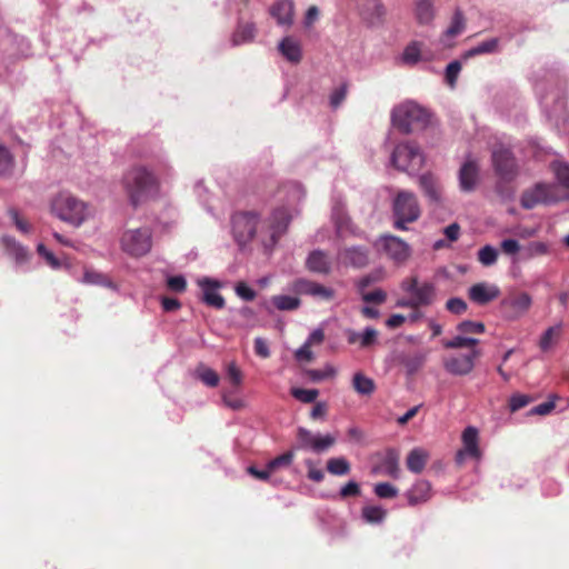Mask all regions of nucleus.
I'll return each instance as SVG.
<instances>
[{"mask_svg": "<svg viewBox=\"0 0 569 569\" xmlns=\"http://www.w3.org/2000/svg\"><path fill=\"white\" fill-rule=\"evenodd\" d=\"M293 460V452L287 451L268 462L269 470L274 472L280 467H288Z\"/></svg>", "mask_w": 569, "mask_h": 569, "instance_id": "nucleus-53", "label": "nucleus"}, {"mask_svg": "<svg viewBox=\"0 0 569 569\" xmlns=\"http://www.w3.org/2000/svg\"><path fill=\"white\" fill-rule=\"evenodd\" d=\"M227 378L234 387H239L242 383L243 373L234 361L228 363L227 366Z\"/></svg>", "mask_w": 569, "mask_h": 569, "instance_id": "nucleus-50", "label": "nucleus"}, {"mask_svg": "<svg viewBox=\"0 0 569 569\" xmlns=\"http://www.w3.org/2000/svg\"><path fill=\"white\" fill-rule=\"evenodd\" d=\"M429 119V111L413 101L402 102L391 111L392 126L403 134L426 128Z\"/></svg>", "mask_w": 569, "mask_h": 569, "instance_id": "nucleus-2", "label": "nucleus"}, {"mask_svg": "<svg viewBox=\"0 0 569 569\" xmlns=\"http://www.w3.org/2000/svg\"><path fill=\"white\" fill-rule=\"evenodd\" d=\"M469 298L478 305H487L500 296V289L496 284L478 282L469 288Z\"/></svg>", "mask_w": 569, "mask_h": 569, "instance_id": "nucleus-18", "label": "nucleus"}, {"mask_svg": "<svg viewBox=\"0 0 569 569\" xmlns=\"http://www.w3.org/2000/svg\"><path fill=\"white\" fill-rule=\"evenodd\" d=\"M196 377L206 386L210 388H214L219 385L220 377L219 375L211 368L207 367L203 363H199L196 368Z\"/></svg>", "mask_w": 569, "mask_h": 569, "instance_id": "nucleus-33", "label": "nucleus"}, {"mask_svg": "<svg viewBox=\"0 0 569 569\" xmlns=\"http://www.w3.org/2000/svg\"><path fill=\"white\" fill-rule=\"evenodd\" d=\"M531 303V297L527 292H519L503 299L501 305L508 318L517 319L529 310Z\"/></svg>", "mask_w": 569, "mask_h": 569, "instance_id": "nucleus-15", "label": "nucleus"}, {"mask_svg": "<svg viewBox=\"0 0 569 569\" xmlns=\"http://www.w3.org/2000/svg\"><path fill=\"white\" fill-rule=\"evenodd\" d=\"M379 242L383 252L396 263H403L411 256L410 246L397 236L383 234Z\"/></svg>", "mask_w": 569, "mask_h": 569, "instance_id": "nucleus-12", "label": "nucleus"}, {"mask_svg": "<svg viewBox=\"0 0 569 569\" xmlns=\"http://www.w3.org/2000/svg\"><path fill=\"white\" fill-rule=\"evenodd\" d=\"M132 206L144 202L158 191L157 180H130L127 186Z\"/></svg>", "mask_w": 569, "mask_h": 569, "instance_id": "nucleus-14", "label": "nucleus"}, {"mask_svg": "<svg viewBox=\"0 0 569 569\" xmlns=\"http://www.w3.org/2000/svg\"><path fill=\"white\" fill-rule=\"evenodd\" d=\"M307 268L312 272L327 274L330 272L331 263L323 251L315 250L307 259Z\"/></svg>", "mask_w": 569, "mask_h": 569, "instance_id": "nucleus-24", "label": "nucleus"}, {"mask_svg": "<svg viewBox=\"0 0 569 569\" xmlns=\"http://www.w3.org/2000/svg\"><path fill=\"white\" fill-rule=\"evenodd\" d=\"M513 180H498L496 183V193L502 201H509L515 198L516 187Z\"/></svg>", "mask_w": 569, "mask_h": 569, "instance_id": "nucleus-38", "label": "nucleus"}, {"mask_svg": "<svg viewBox=\"0 0 569 569\" xmlns=\"http://www.w3.org/2000/svg\"><path fill=\"white\" fill-rule=\"evenodd\" d=\"M461 70V63L458 60L451 61L446 68V80L449 86L456 84L458 74Z\"/></svg>", "mask_w": 569, "mask_h": 569, "instance_id": "nucleus-56", "label": "nucleus"}, {"mask_svg": "<svg viewBox=\"0 0 569 569\" xmlns=\"http://www.w3.org/2000/svg\"><path fill=\"white\" fill-rule=\"evenodd\" d=\"M569 199V180H555L552 182H538L532 189L526 190L521 196V206L532 209L538 204H551Z\"/></svg>", "mask_w": 569, "mask_h": 569, "instance_id": "nucleus-1", "label": "nucleus"}, {"mask_svg": "<svg viewBox=\"0 0 569 569\" xmlns=\"http://www.w3.org/2000/svg\"><path fill=\"white\" fill-rule=\"evenodd\" d=\"M327 470L335 476H345L350 471V463L346 458H331L327 461Z\"/></svg>", "mask_w": 569, "mask_h": 569, "instance_id": "nucleus-39", "label": "nucleus"}, {"mask_svg": "<svg viewBox=\"0 0 569 569\" xmlns=\"http://www.w3.org/2000/svg\"><path fill=\"white\" fill-rule=\"evenodd\" d=\"M352 388L358 395L369 397L376 391V383L371 378L359 371L352 377Z\"/></svg>", "mask_w": 569, "mask_h": 569, "instance_id": "nucleus-27", "label": "nucleus"}, {"mask_svg": "<svg viewBox=\"0 0 569 569\" xmlns=\"http://www.w3.org/2000/svg\"><path fill=\"white\" fill-rule=\"evenodd\" d=\"M387 511L378 506H366L362 508V517L367 522L380 523L386 518Z\"/></svg>", "mask_w": 569, "mask_h": 569, "instance_id": "nucleus-42", "label": "nucleus"}, {"mask_svg": "<svg viewBox=\"0 0 569 569\" xmlns=\"http://www.w3.org/2000/svg\"><path fill=\"white\" fill-rule=\"evenodd\" d=\"M416 19L420 24H429L435 18L432 0H416Z\"/></svg>", "mask_w": 569, "mask_h": 569, "instance_id": "nucleus-29", "label": "nucleus"}, {"mask_svg": "<svg viewBox=\"0 0 569 569\" xmlns=\"http://www.w3.org/2000/svg\"><path fill=\"white\" fill-rule=\"evenodd\" d=\"M420 186L430 202L439 203L441 201V189L437 180H420Z\"/></svg>", "mask_w": 569, "mask_h": 569, "instance_id": "nucleus-37", "label": "nucleus"}, {"mask_svg": "<svg viewBox=\"0 0 569 569\" xmlns=\"http://www.w3.org/2000/svg\"><path fill=\"white\" fill-rule=\"evenodd\" d=\"M406 497L410 506L427 502L431 498V485L427 480H418L407 492Z\"/></svg>", "mask_w": 569, "mask_h": 569, "instance_id": "nucleus-21", "label": "nucleus"}, {"mask_svg": "<svg viewBox=\"0 0 569 569\" xmlns=\"http://www.w3.org/2000/svg\"><path fill=\"white\" fill-rule=\"evenodd\" d=\"M348 92V84L345 82L336 88L330 96V104L332 108H338L346 99Z\"/></svg>", "mask_w": 569, "mask_h": 569, "instance_id": "nucleus-55", "label": "nucleus"}, {"mask_svg": "<svg viewBox=\"0 0 569 569\" xmlns=\"http://www.w3.org/2000/svg\"><path fill=\"white\" fill-rule=\"evenodd\" d=\"M14 159L10 150L0 143V174H11Z\"/></svg>", "mask_w": 569, "mask_h": 569, "instance_id": "nucleus-43", "label": "nucleus"}, {"mask_svg": "<svg viewBox=\"0 0 569 569\" xmlns=\"http://www.w3.org/2000/svg\"><path fill=\"white\" fill-rule=\"evenodd\" d=\"M339 260L353 268H363L369 263V250L366 247L345 248L338 253Z\"/></svg>", "mask_w": 569, "mask_h": 569, "instance_id": "nucleus-17", "label": "nucleus"}, {"mask_svg": "<svg viewBox=\"0 0 569 569\" xmlns=\"http://www.w3.org/2000/svg\"><path fill=\"white\" fill-rule=\"evenodd\" d=\"M446 308L455 315H462L467 310V303L460 298H451L447 301Z\"/></svg>", "mask_w": 569, "mask_h": 569, "instance_id": "nucleus-58", "label": "nucleus"}, {"mask_svg": "<svg viewBox=\"0 0 569 569\" xmlns=\"http://www.w3.org/2000/svg\"><path fill=\"white\" fill-rule=\"evenodd\" d=\"M167 286L174 292H183L187 288V281L182 276H173L168 278Z\"/></svg>", "mask_w": 569, "mask_h": 569, "instance_id": "nucleus-61", "label": "nucleus"}, {"mask_svg": "<svg viewBox=\"0 0 569 569\" xmlns=\"http://www.w3.org/2000/svg\"><path fill=\"white\" fill-rule=\"evenodd\" d=\"M8 213L10 216V218L12 219V221L14 222L18 230H20L23 233H28L30 231L29 223L26 220H23L22 218H20L17 209L11 208V209H9Z\"/></svg>", "mask_w": 569, "mask_h": 569, "instance_id": "nucleus-64", "label": "nucleus"}, {"mask_svg": "<svg viewBox=\"0 0 569 569\" xmlns=\"http://www.w3.org/2000/svg\"><path fill=\"white\" fill-rule=\"evenodd\" d=\"M52 213L62 221L71 220V196L68 192L61 193L52 200Z\"/></svg>", "mask_w": 569, "mask_h": 569, "instance_id": "nucleus-23", "label": "nucleus"}, {"mask_svg": "<svg viewBox=\"0 0 569 569\" xmlns=\"http://www.w3.org/2000/svg\"><path fill=\"white\" fill-rule=\"evenodd\" d=\"M425 161L423 154L419 146L411 141H405L398 143L390 157L391 164L402 173L409 176L416 174V172L422 167Z\"/></svg>", "mask_w": 569, "mask_h": 569, "instance_id": "nucleus-4", "label": "nucleus"}, {"mask_svg": "<svg viewBox=\"0 0 569 569\" xmlns=\"http://www.w3.org/2000/svg\"><path fill=\"white\" fill-rule=\"evenodd\" d=\"M375 493L382 499L395 498L398 489L389 482H379L375 486Z\"/></svg>", "mask_w": 569, "mask_h": 569, "instance_id": "nucleus-49", "label": "nucleus"}, {"mask_svg": "<svg viewBox=\"0 0 569 569\" xmlns=\"http://www.w3.org/2000/svg\"><path fill=\"white\" fill-rule=\"evenodd\" d=\"M420 216L421 209L417 197L411 192H399L392 203L393 227L406 231L407 224L417 221Z\"/></svg>", "mask_w": 569, "mask_h": 569, "instance_id": "nucleus-5", "label": "nucleus"}, {"mask_svg": "<svg viewBox=\"0 0 569 569\" xmlns=\"http://www.w3.org/2000/svg\"><path fill=\"white\" fill-rule=\"evenodd\" d=\"M555 178H569V164L559 160H555L550 164Z\"/></svg>", "mask_w": 569, "mask_h": 569, "instance_id": "nucleus-60", "label": "nucleus"}, {"mask_svg": "<svg viewBox=\"0 0 569 569\" xmlns=\"http://www.w3.org/2000/svg\"><path fill=\"white\" fill-rule=\"evenodd\" d=\"M406 63L416 64L420 60V46L418 42H411L406 47L402 53Z\"/></svg>", "mask_w": 569, "mask_h": 569, "instance_id": "nucleus-48", "label": "nucleus"}, {"mask_svg": "<svg viewBox=\"0 0 569 569\" xmlns=\"http://www.w3.org/2000/svg\"><path fill=\"white\" fill-rule=\"evenodd\" d=\"M558 333H559L558 328H555V327L548 328L540 338V342H539L540 348L543 351L548 350L552 343L555 336H557Z\"/></svg>", "mask_w": 569, "mask_h": 569, "instance_id": "nucleus-62", "label": "nucleus"}, {"mask_svg": "<svg viewBox=\"0 0 569 569\" xmlns=\"http://www.w3.org/2000/svg\"><path fill=\"white\" fill-rule=\"evenodd\" d=\"M291 290L297 295L311 296L325 301H330L335 298L333 289L303 278L295 280Z\"/></svg>", "mask_w": 569, "mask_h": 569, "instance_id": "nucleus-13", "label": "nucleus"}, {"mask_svg": "<svg viewBox=\"0 0 569 569\" xmlns=\"http://www.w3.org/2000/svg\"><path fill=\"white\" fill-rule=\"evenodd\" d=\"M378 337V331L373 328H366L363 333L360 335V346L361 348H368L372 346Z\"/></svg>", "mask_w": 569, "mask_h": 569, "instance_id": "nucleus-59", "label": "nucleus"}, {"mask_svg": "<svg viewBox=\"0 0 569 569\" xmlns=\"http://www.w3.org/2000/svg\"><path fill=\"white\" fill-rule=\"evenodd\" d=\"M493 168L501 178L518 173V161L510 148L495 146L491 153Z\"/></svg>", "mask_w": 569, "mask_h": 569, "instance_id": "nucleus-10", "label": "nucleus"}, {"mask_svg": "<svg viewBox=\"0 0 569 569\" xmlns=\"http://www.w3.org/2000/svg\"><path fill=\"white\" fill-rule=\"evenodd\" d=\"M291 395L303 403H311L318 398L319 391L317 389L292 388Z\"/></svg>", "mask_w": 569, "mask_h": 569, "instance_id": "nucleus-46", "label": "nucleus"}, {"mask_svg": "<svg viewBox=\"0 0 569 569\" xmlns=\"http://www.w3.org/2000/svg\"><path fill=\"white\" fill-rule=\"evenodd\" d=\"M555 102L552 107H549V98L545 97L541 100V104L543 106L547 117L555 121L556 124H558L559 121H566L567 120V104H566V98L565 96L558 94L555 97Z\"/></svg>", "mask_w": 569, "mask_h": 569, "instance_id": "nucleus-20", "label": "nucleus"}, {"mask_svg": "<svg viewBox=\"0 0 569 569\" xmlns=\"http://www.w3.org/2000/svg\"><path fill=\"white\" fill-rule=\"evenodd\" d=\"M73 226H80L84 220L92 216V210L82 201L73 199Z\"/></svg>", "mask_w": 569, "mask_h": 569, "instance_id": "nucleus-40", "label": "nucleus"}, {"mask_svg": "<svg viewBox=\"0 0 569 569\" xmlns=\"http://www.w3.org/2000/svg\"><path fill=\"white\" fill-rule=\"evenodd\" d=\"M3 243L7 250V253L12 257L17 263H24L28 261L30 253L29 251L22 247L19 242H17L12 238H4Z\"/></svg>", "mask_w": 569, "mask_h": 569, "instance_id": "nucleus-31", "label": "nucleus"}, {"mask_svg": "<svg viewBox=\"0 0 569 569\" xmlns=\"http://www.w3.org/2000/svg\"><path fill=\"white\" fill-rule=\"evenodd\" d=\"M270 14L281 26H291L293 22V2L291 0H279L271 9Z\"/></svg>", "mask_w": 569, "mask_h": 569, "instance_id": "nucleus-22", "label": "nucleus"}, {"mask_svg": "<svg viewBox=\"0 0 569 569\" xmlns=\"http://www.w3.org/2000/svg\"><path fill=\"white\" fill-rule=\"evenodd\" d=\"M498 259V251L497 249H495L493 247L487 244L485 247H482L479 252H478V260L483 264V266H492L496 263Z\"/></svg>", "mask_w": 569, "mask_h": 569, "instance_id": "nucleus-47", "label": "nucleus"}, {"mask_svg": "<svg viewBox=\"0 0 569 569\" xmlns=\"http://www.w3.org/2000/svg\"><path fill=\"white\" fill-rule=\"evenodd\" d=\"M480 357L478 349H471L466 355H451L442 360L443 368L453 376H467L475 368V361Z\"/></svg>", "mask_w": 569, "mask_h": 569, "instance_id": "nucleus-11", "label": "nucleus"}, {"mask_svg": "<svg viewBox=\"0 0 569 569\" xmlns=\"http://www.w3.org/2000/svg\"><path fill=\"white\" fill-rule=\"evenodd\" d=\"M462 442L466 452L478 459L480 457V449L478 446V430L475 427H467L462 432Z\"/></svg>", "mask_w": 569, "mask_h": 569, "instance_id": "nucleus-28", "label": "nucleus"}, {"mask_svg": "<svg viewBox=\"0 0 569 569\" xmlns=\"http://www.w3.org/2000/svg\"><path fill=\"white\" fill-rule=\"evenodd\" d=\"M362 14L370 23H376L385 14L383 4L380 0H367L362 9Z\"/></svg>", "mask_w": 569, "mask_h": 569, "instance_id": "nucleus-32", "label": "nucleus"}, {"mask_svg": "<svg viewBox=\"0 0 569 569\" xmlns=\"http://www.w3.org/2000/svg\"><path fill=\"white\" fill-rule=\"evenodd\" d=\"M383 467L388 476L392 478H398L400 469L397 453H395L393 451L388 452L387 457L383 460Z\"/></svg>", "mask_w": 569, "mask_h": 569, "instance_id": "nucleus-45", "label": "nucleus"}, {"mask_svg": "<svg viewBox=\"0 0 569 569\" xmlns=\"http://www.w3.org/2000/svg\"><path fill=\"white\" fill-rule=\"evenodd\" d=\"M360 293L362 300L368 303L381 305L387 299V293L382 289H376L369 292L360 290Z\"/></svg>", "mask_w": 569, "mask_h": 569, "instance_id": "nucleus-51", "label": "nucleus"}, {"mask_svg": "<svg viewBox=\"0 0 569 569\" xmlns=\"http://www.w3.org/2000/svg\"><path fill=\"white\" fill-rule=\"evenodd\" d=\"M234 291L238 297L244 301H252L257 297V292L250 288L244 281H239L234 286Z\"/></svg>", "mask_w": 569, "mask_h": 569, "instance_id": "nucleus-54", "label": "nucleus"}, {"mask_svg": "<svg viewBox=\"0 0 569 569\" xmlns=\"http://www.w3.org/2000/svg\"><path fill=\"white\" fill-rule=\"evenodd\" d=\"M257 33L256 24L252 22H239L237 29L231 37L232 46L237 47L242 43L251 42Z\"/></svg>", "mask_w": 569, "mask_h": 569, "instance_id": "nucleus-26", "label": "nucleus"}, {"mask_svg": "<svg viewBox=\"0 0 569 569\" xmlns=\"http://www.w3.org/2000/svg\"><path fill=\"white\" fill-rule=\"evenodd\" d=\"M233 238L240 247L249 243L256 236L259 216L254 211H239L231 218Z\"/></svg>", "mask_w": 569, "mask_h": 569, "instance_id": "nucleus-6", "label": "nucleus"}, {"mask_svg": "<svg viewBox=\"0 0 569 569\" xmlns=\"http://www.w3.org/2000/svg\"><path fill=\"white\" fill-rule=\"evenodd\" d=\"M272 305L281 311H291L300 307V299L297 297H290L284 295L273 296L271 298Z\"/></svg>", "mask_w": 569, "mask_h": 569, "instance_id": "nucleus-34", "label": "nucleus"}, {"mask_svg": "<svg viewBox=\"0 0 569 569\" xmlns=\"http://www.w3.org/2000/svg\"><path fill=\"white\" fill-rule=\"evenodd\" d=\"M202 289V301L216 309H223L226 306L224 298L217 292V289L221 287L218 280L210 278H202L198 281Z\"/></svg>", "mask_w": 569, "mask_h": 569, "instance_id": "nucleus-16", "label": "nucleus"}, {"mask_svg": "<svg viewBox=\"0 0 569 569\" xmlns=\"http://www.w3.org/2000/svg\"><path fill=\"white\" fill-rule=\"evenodd\" d=\"M479 172V163L477 159L472 156L468 154L465 162L461 164L459 169L458 178H476Z\"/></svg>", "mask_w": 569, "mask_h": 569, "instance_id": "nucleus-44", "label": "nucleus"}, {"mask_svg": "<svg viewBox=\"0 0 569 569\" xmlns=\"http://www.w3.org/2000/svg\"><path fill=\"white\" fill-rule=\"evenodd\" d=\"M38 253L43 257L49 266L52 268H58L60 266L59 260L56 258V256L46 248L43 243H39L37 247Z\"/></svg>", "mask_w": 569, "mask_h": 569, "instance_id": "nucleus-63", "label": "nucleus"}, {"mask_svg": "<svg viewBox=\"0 0 569 569\" xmlns=\"http://www.w3.org/2000/svg\"><path fill=\"white\" fill-rule=\"evenodd\" d=\"M466 20L461 10L457 9L452 16L451 24L445 31V38H453L460 34L465 29Z\"/></svg>", "mask_w": 569, "mask_h": 569, "instance_id": "nucleus-36", "label": "nucleus"}, {"mask_svg": "<svg viewBox=\"0 0 569 569\" xmlns=\"http://www.w3.org/2000/svg\"><path fill=\"white\" fill-rule=\"evenodd\" d=\"M81 281L87 284L101 287H111L112 284L111 280L106 274L97 272L93 269H84Z\"/></svg>", "mask_w": 569, "mask_h": 569, "instance_id": "nucleus-35", "label": "nucleus"}, {"mask_svg": "<svg viewBox=\"0 0 569 569\" xmlns=\"http://www.w3.org/2000/svg\"><path fill=\"white\" fill-rule=\"evenodd\" d=\"M428 459L429 455L426 450L415 448L408 453L406 465L409 471L413 473H421L426 468Z\"/></svg>", "mask_w": 569, "mask_h": 569, "instance_id": "nucleus-25", "label": "nucleus"}, {"mask_svg": "<svg viewBox=\"0 0 569 569\" xmlns=\"http://www.w3.org/2000/svg\"><path fill=\"white\" fill-rule=\"evenodd\" d=\"M478 342H479V340L476 339V338L457 336V337H455L453 339H450V340H442V346L446 349H458V348H465V347H468V348H471V349H476L475 346Z\"/></svg>", "mask_w": 569, "mask_h": 569, "instance_id": "nucleus-41", "label": "nucleus"}, {"mask_svg": "<svg viewBox=\"0 0 569 569\" xmlns=\"http://www.w3.org/2000/svg\"><path fill=\"white\" fill-rule=\"evenodd\" d=\"M151 232L149 229H134L126 231L121 237V248L133 257H141L151 249Z\"/></svg>", "mask_w": 569, "mask_h": 569, "instance_id": "nucleus-7", "label": "nucleus"}, {"mask_svg": "<svg viewBox=\"0 0 569 569\" xmlns=\"http://www.w3.org/2000/svg\"><path fill=\"white\" fill-rule=\"evenodd\" d=\"M457 330L461 333H483L485 325L482 322L466 320L457 326Z\"/></svg>", "mask_w": 569, "mask_h": 569, "instance_id": "nucleus-52", "label": "nucleus"}, {"mask_svg": "<svg viewBox=\"0 0 569 569\" xmlns=\"http://www.w3.org/2000/svg\"><path fill=\"white\" fill-rule=\"evenodd\" d=\"M400 287L410 297L399 300L398 307L419 309L431 306L436 300V286L430 281L419 282L417 276L403 279Z\"/></svg>", "mask_w": 569, "mask_h": 569, "instance_id": "nucleus-3", "label": "nucleus"}, {"mask_svg": "<svg viewBox=\"0 0 569 569\" xmlns=\"http://www.w3.org/2000/svg\"><path fill=\"white\" fill-rule=\"evenodd\" d=\"M499 50V39L498 38H491L488 40H485L477 46L472 47L468 51L465 52L463 58H472L475 56L480 54H488V53H495Z\"/></svg>", "mask_w": 569, "mask_h": 569, "instance_id": "nucleus-30", "label": "nucleus"}, {"mask_svg": "<svg viewBox=\"0 0 569 569\" xmlns=\"http://www.w3.org/2000/svg\"><path fill=\"white\" fill-rule=\"evenodd\" d=\"M289 216L286 209H276L269 221L263 222L260 228L261 242L264 247L273 246L279 237L286 231L289 223Z\"/></svg>", "mask_w": 569, "mask_h": 569, "instance_id": "nucleus-8", "label": "nucleus"}, {"mask_svg": "<svg viewBox=\"0 0 569 569\" xmlns=\"http://www.w3.org/2000/svg\"><path fill=\"white\" fill-rule=\"evenodd\" d=\"M336 443V437L331 435H315L310 430L299 427L297 430L296 449L311 450L321 453Z\"/></svg>", "mask_w": 569, "mask_h": 569, "instance_id": "nucleus-9", "label": "nucleus"}, {"mask_svg": "<svg viewBox=\"0 0 569 569\" xmlns=\"http://www.w3.org/2000/svg\"><path fill=\"white\" fill-rule=\"evenodd\" d=\"M280 54L291 63H299L302 59L301 42L292 36L284 37L278 43Z\"/></svg>", "mask_w": 569, "mask_h": 569, "instance_id": "nucleus-19", "label": "nucleus"}, {"mask_svg": "<svg viewBox=\"0 0 569 569\" xmlns=\"http://www.w3.org/2000/svg\"><path fill=\"white\" fill-rule=\"evenodd\" d=\"M530 401H531V398L529 396L520 395V393L513 395V396H511L510 401H509L510 410L512 412L518 411V410L525 408L527 405H529Z\"/></svg>", "mask_w": 569, "mask_h": 569, "instance_id": "nucleus-57", "label": "nucleus"}]
</instances>
